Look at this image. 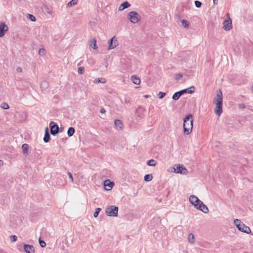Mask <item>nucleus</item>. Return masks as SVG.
<instances>
[{"instance_id": "obj_1", "label": "nucleus", "mask_w": 253, "mask_h": 253, "mask_svg": "<svg viewBox=\"0 0 253 253\" xmlns=\"http://www.w3.org/2000/svg\"><path fill=\"white\" fill-rule=\"evenodd\" d=\"M222 99L223 94L222 91L220 89H218L216 91V96L213 99V103L215 104L214 112L218 116L222 113Z\"/></svg>"}, {"instance_id": "obj_2", "label": "nucleus", "mask_w": 253, "mask_h": 253, "mask_svg": "<svg viewBox=\"0 0 253 253\" xmlns=\"http://www.w3.org/2000/svg\"><path fill=\"white\" fill-rule=\"evenodd\" d=\"M192 117V115L189 114L183 119V132L185 135H188L192 132L193 126Z\"/></svg>"}, {"instance_id": "obj_3", "label": "nucleus", "mask_w": 253, "mask_h": 253, "mask_svg": "<svg viewBox=\"0 0 253 253\" xmlns=\"http://www.w3.org/2000/svg\"><path fill=\"white\" fill-rule=\"evenodd\" d=\"M235 225L238 228V230L241 232L249 234L251 232L250 228L242 223L238 219H236L234 221Z\"/></svg>"}, {"instance_id": "obj_4", "label": "nucleus", "mask_w": 253, "mask_h": 253, "mask_svg": "<svg viewBox=\"0 0 253 253\" xmlns=\"http://www.w3.org/2000/svg\"><path fill=\"white\" fill-rule=\"evenodd\" d=\"M118 207L115 206L107 207L105 210V213L109 216L116 217L118 214Z\"/></svg>"}, {"instance_id": "obj_5", "label": "nucleus", "mask_w": 253, "mask_h": 253, "mask_svg": "<svg viewBox=\"0 0 253 253\" xmlns=\"http://www.w3.org/2000/svg\"><path fill=\"white\" fill-rule=\"evenodd\" d=\"M173 172L181 174H187L188 170L183 165L175 164L173 167Z\"/></svg>"}, {"instance_id": "obj_6", "label": "nucleus", "mask_w": 253, "mask_h": 253, "mask_svg": "<svg viewBox=\"0 0 253 253\" xmlns=\"http://www.w3.org/2000/svg\"><path fill=\"white\" fill-rule=\"evenodd\" d=\"M127 16L130 21L134 24L137 23L139 20L138 14L137 12L134 11L129 12Z\"/></svg>"}, {"instance_id": "obj_7", "label": "nucleus", "mask_w": 253, "mask_h": 253, "mask_svg": "<svg viewBox=\"0 0 253 253\" xmlns=\"http://www.w3.org/2000/svg\"><path fill=\"white\" fill-rule=\"evenodd\" d=\"M49 127L50 129V133L52 135L55 136L59 132V126L57 124L54 122L52 121L50 123Z\"/></svg>"}, {"instance_id": "obj_8", "label": "nucleus", "mask_w": 253, "mask_h": 253, "mask_svg": "<svg viewBox=\"0 0 253 253\" xmlns=\"http://www.w3.org/2000/svg\"><path fill=\"white\" fill-rule=\"evenodd\" d=\"M189 202L196 208L200 202H201V201L197 197L192 195L189 197Z\"/></svg>"}, {"instance_id": "obj_9", "label": "nucleus", "mask_w": 253, "mask_h": 253, "mask_svg": "<svg viewBox=\"0 0 253 253\" xmlns=\"http://www.w3.org/2000/svg\"><path fill=\"white\" fill-rule=\"evenodd\" d=\"M108 43L109 46L108 47V50L115 48L118 44L117 40L115 37H113L109 41Z\"/></svg>"}, {"instance_id": "obj_10", "label": "nucleus", "mask_w": 253, "mask_h": 253, "mask_svg": "<svg viewBox=\"0 0 253 253\" xmlns=\"http://www.w3.org/2000/svg\"><path fill=\"white\" fill-rule=\"evenodd\" d=\"M196 209L205 213H207L209 212V209L208 208L207 206L204 204V203L202 201L200 202V203L196 208Z\"/></svg>"}, {"instance_id": "obj_11", "label": "nucleus", "mask_w": 253, "mask_h": 253, "mask_svg": "<svg viewBox=\"0 0 253 253\" xmlns=\"http://www.w3.org/2000/svg\"><path fill=\"white\" fill-rule=\"evenodd\" d=\"M23 248L26 253H34L35 252V248L32 245L24 244Z\"/></svg>"}, {"instance_id": "obj_12", "label": "nucleus", "mask_w": 253, "mask_h": 253, "mask_svg": "<svg viewBox=\"0 0 253 253\" xmlns=\"http://www.w3.org/2000/svg\"><path fill=\"white\" fill-rule=\"evenodd\" d=\"M8 30V27L3 22L0 24V37L4 36L5 33Z\"/></svg>"}, {"instance_id": "obj_13", "label": "nucleus", "mask_w": 253, "mask_h": 253, "mask_svg": "<svg viewBox=\"0 0 253 253\" xmlns=\"http://www.w3.org/2000/svg\"><path fill=\"white\" fill-rule=\"evenodd\" d=\"M114 183L113 182L111 181L109 179L106 180L104 181V186L105 189L108 191L112 189Z\"/></svg>"}, {"instance_id": "obj_14", "label": "nucleus", "mask_w": 253, "mask_h": 253, "mask_svg": "<svg viewBox=\"0 0 253 253\" xmlns=\"http://www.w3.org/2000/svg\"><path fill=\"white\" fill-rule=\"evenodd\" d=\"M223 28L226 31H229L232 28V21L230 18L223 22Z\"/></svg>"}, {"instance_id": "obj_15", "label": "nucleus", "mask_w": 253, "mask_h": 253, "mask_svg": "<svg viewBox=\"0 0 253 253\" xmlns=\"http://www.w3.org/2000/svg\"><path fill=\"white\" fill-rule=\"evenodd\" d=\"M50 139V136L49 133L48 128L46 127L45 129V133L43 137V141L45 143H47Z\"/></svg>"}, {"instance_id": "obj_16", "label": "nucleus", "mask_w": 253, "mask_h": 253, "mask_svg": "<svg viewBox=\"0 0 253 253\" xmlns=\"http://www.w3.org/2000/svg\"><path fill=\"white\" fill-rule=\"evenodd\" d=\"M130 6V4L127 1H125L123 2L119 6V10L122 11L124 10L126 8L129 7Z\"/></svg>"}, {"instance_id": "obj_17", "label": "nucleus", "mask_w": 253, "mask_h": 253, "mask_svg": "<svg viewBox=\"0 0 253 253\" xmlns=\"http://www.w3.org/2000/svg\"><path fill=\"white\" fill-rule=\"evenodd\" d=\"M131 80L132 83L138 85L140 84V79L136 76H132L131 77Z\"/></svg>"}, {"instance_id": "obj_18", "label": "nucleus", "mask_w": 253, "mask_h": 253, "mask_svg": "<svg viewBox=\"0 0 253 253\" xmlns=\"http://www.w3.org/2000/svg\"><path fill=\"white\" fill-rule=\"evenodd\" d=\"M114 124H115L116 127L118 129H122L123 128V124L121 120H118V119L115 120L114 121Z\"/></svg>"}, {"instance_id": "obj_19", "label": "nucleus", "mask_w": 253, "mask_h": 253, "mask_svg": "<svg viewBox=\"0 0 253 253\" xmlns=\"http://www.w3.org/2000/svg\"><path fill=\"white\" fill-rule=\"evenodd\" d=\"M75 132V129L73 127H69L68 131H67V134L69 137L72 136L74 134Z\"/></svg>"}, {"instance_id": "obj_20", "label": "nucleus", "mask_w": 253, "mask_h": 253, "mask_svg": "<svg viewBox=\"0 0 253 253\" xmlns=\"http://www.w3.org/2000/svg\"><path fill=\"white\" fill-rule=\"evenodd\" d=\"M90 45L94 49H97L98 47L96 44V41L95 39H92V40H90Z\"/></svg>"}, {"instance_id": "obj_21", "label": "nucleus", "mask_w": 253, "mask_h": 253, "mask_svg": "<svg viewBox=\"0 0 253 253\" xmlns=\"http://www.w3.org/2000/svg\"><path fill=\"white\" fill-rule=\"evenodd\" d=\"M194 86H191V87H189V88H186V89H184V90H185V93H189V94H192L194 92Z\"/></svg>"}, {"instance_id": "obj_22", "label": "nucleus", "mask_w": 253, "mask_h": 253, "mask_svg": "<svg viewBox=\"0 0 253 253\" xmlns=\"http://www.w3.org/2000/svg\"><path fill=\"white\" fill-rule=\"evenodd\" d=\"M147 164L149 166L155 167L157 164V162L153 159H151L147 162Z\"/></svg>"}, {"instance_id": "obj_23", "label": "nucleus", "mask_w": 253, "mask_h": 253, "mask_svg": "<svg viewBox=\"0 0 253 253\" xmlns=\"http://www.w3.org/2000/svg\"><path fill=\"white\" fill-rule=\"evenodd\" d=\"M41 87L43 89H46L48 87V83L47 82L44 81L41 84Z\"/></svg>"}, {"instance_id": "obj_24", "label": "nucleus", "mask_w": 253, "mask_h": 253, "mask_svg": "<svg viewBox=\"0 0 253 253\" xmlns=\"http://www.w3.org/2000/svg\"><path fill=\"white\" fill-rule=\"evenodd\" d=\"M22 149L23 151V153L24 154H27L29 149V146L27 144H23L22 146Z\"/></svg>"}, {"instance_id": "obj_25", "label": "nucleus", "mask_w": 253, "mask_h": 253, "mask_svg": "<svg viewBox=\"0 0 253 253\" xmlns=\"http://www.w3.org/2000/svg\"><path fill=\"white\" fill-rule=\"evenodd\" d=\"M189 242L191 244H194L195 242V238L193 234L190 233L188 235V238Z\"/></svg>"}, {"instance_id": "obj_26", "label": "nucleus", "mask_w": 253, "mask_h": 253, "mask_svg": "<svg viewBox=\"0 0 253 253\" xmlns=\"http://www.w3.org/2000/svg\"><path fill=\"white\" fill-rule=\"evenodd\" d=\"M152 178L153 176L152 174H146L144 177V180L147 182L150 181L151 180H152Z\"/></svg>"}, {"instance_id": "obj_27", "label": "nucleus", "mask_w": 253, "mask_h": 253, "mask_svg": "<svg viewBox=\"0 0 253 253\" xmlns=\"http://www.w3.org/2000/svg\"><path fill=\"white\" fill-rule=\"evenodd\" d=\"M27 18L32 22H35L36 20L35 16L31 14H27Z\"/></svg>"}, {"instance_id": "obj_28", "label": "nucleus", "mask_w": 253, "mask_h": 253, "mask_svg": "<svg viewBox=\"0 0 253 253\" xmlns=\"http://www.w3.org/2000/svg\"><path fill=\"white\" fill-rule=\"evenodd\" d=\"M180 94H179V93L177 91V92H175L173 94L172 98L174 100H177L180 98Z\"/></svg>"}, {"instance_id": "obj_29", "label": "nucleus", "mask_w": 253, "mask_h": 253, "mask_svg": "<svg viewBox=\"0 0 253 253\" xmlns=\"http://www.w3.org/2000/svg\"><path fill=\"white\" fill-rule=\"evenodd\" d=\"M181 24L182 26H183V27L186 28H188L189 26V22L186 20L185 19H183L181 21Z\"/></svg>"}, {"instance_id": "obj_30", "label": "nucleus", "mask_w": 253, "mask_h": 253, "mask_svg": "<svg viewBox=\"0 0 253 253\" xmlns=\"http://www.w3.org/2000/svg\"><path fill=\"white\" fill-rule=\"evenodd\" d=\"M78 0H71L68 3V6H72L77 4Z\"/></svg>"}, {"instance_id": "obj_31", "label": "nucleus", "mask_w": 253, "mask_h": 253, "mask_svg": "<svg viewBox=\"0 0 253 253\" xmlns=\"http://www.w3.org/2000/svg\"><path fill=\"white\" fill-rule=\"evenodd\" d=\"M0 107L1 108L4 110L8 109L9 108L8 104L5 102H2L0 105Z\"/></svg>"}, {"instance_id": "obj_32", "label": "nucleus", "mask_w": 253, "mask_h": 253, "mask_svg": "<svg viewBox=\"0 0 253 253\" xmlns=\"http://www.w3.org/2000/svg\"><path fill=\"white\" fill-rule=\"evenodd\" d=\"M39 241L41 247L43 248L46 246L45 242L43 240H42L41 237L39 238Z\"/></svg>"}, {"instance_id": "obj_33", "label": "nucleus", "mask_w": 253, "mask_h": 253, "mask_svg": "<svg viewBox=\"0 0 253 253\" xmlns=\"http://www.w3.org/2000/svg\"><path fill=\"white\" fill-rule=\"evenodd\" d=\"M182 77H183V75H182V74H181V73H177V74H175L174 78L175 80H179L181 78H182Z\"/></svg>"}, {"instance_id": "obj_34", "label": "nucleus", "mask_w": 253, "mask_h": 253, "mask_svg": "<svg viewBox=\"0 0 253 253\" xmlns=\"http://www.w3.org/2000/svg\"><path fill=\"white\" fill-rule=\"evenodd\" d=\"M166 94V93L165 92L160 91L158 94V96L159 99H162L165 96Z\"/></svg>"}, {"instance_id": "obj_35", "label": "nucleus", "mask_w": 253, "mask_h": 253, "mask_svg": "<svg viewBox=\"0 0 253 253\" xmlns=\"http://www.w3.org/2000/svg\"><path fill=\"white\" fill-rule=\"evenodd\" d=\"M100 211H101V209L100 208H97L95 209V211L93 214V215L95 217H97L98 216Z\"/></svg>"}, {"instance_id": "obj_36", "label": "nucleus", "mask_w": 253, "mask_h": 253, "mask_svg": "<svg viewBox=\"0 0 253 253\" xmlns=\"http://www.w3.org/2000/svg\"><path fill=\"white\" fill-rule=\"evenodd\" d=\"M17 239V237L16 235H11L10 236V241L12 243L16 242Z\"/></svg>"}, {"instance_id": "obj_37", "label": "nucleus", "mask_w": 253, "mask_h": 253, "mask_svg": "<svg viewBox=\"0 0 253 253\" xmlns=\"http://www.w3.org/2000/svg\"><path fill=\"white\" fill-rule=\"evenodd\" d=\"M96 83H106V80L103 78H98L96 81Z\"/></svg>"}, {"instance_id": "obj_38", "label": "nucleus", "mask_w": 253, "mask_h": 253, "mask_svg": "<svg viewBox=\"0 0 253 253\" xmlns=\"http://www.w3.org/2000/svg\"><path fill=\"white\" fill-rule=\"evenodd\" d=\"M202 4V2L199 0L195 1V5L197 8H200Z\"/></svg>"}, {"instance_id": "obj_39", "label": "nucleus", "mask_w": 253, "mask_h": 253, "mask_svg": "<svg viewBox=\"0 0 253 253\" xmlns=\"http://www.w3.org/2000/svg\"><path fill=\"white\" fill-rule=\"evenodd\" d=\"M84 67H80L79 68H78V73L79 74H83L84 73Z\"/></svg>"}, {"instance_id": "obj_40", "label": "nucleus", "mask_w": 253, "mask_h": 253, "mask_svg": "<svg viewBox=\"0 0 253 253\" xmlns=\"http://www.w3.org/2000/svg\"><path fill=\"white\" fill-rule=\"evenodd\" d=\"M68 175H69V177L70 179H71V182H73L74 178H73L72 173L70 172H68Z\"/></svg>"}, {"instance_id": "obj_41", "label": "nucleus", "mask_w": 253, "mask_h": 253, "mask_svg": "<svg viewBox=\"0 0 253 253\" xmlns=\"http://www.w3.org/2000/svg\"><path fill=\"white\" fill-rule=\"evenodd\" d=\"M44 51H45L44 49L41 48L39 51V54L41 55L44 54Z\"/></svg>"}, {"instance_id": "obj_42", "label": "nucleus", "mask_w": 253, "mask_h": 253, "mask_svg": "<svg viewBox=\"0 0 253 253\" xmlns=\"http://www.w3.org/2000/svg\"><path fill=\"white\" fill-rule=\"evenodd\" d=\"M178 92L179 93V94H180V96H181L182 95H183V94L185 93V90L182 89V90L178 91Z\"/></svg>"}, {"instance_id": "obj_43", "label": "nucleus", "mask_w": 253, "mask_h": 253, "mask_svg": "<svg viewBox=\"0 0 253 253\" xmlns=\"http://www.w3.org/2000/svg\"><path fill=\"white\" fill-rule=\"evenodd\" d=\"M239 106L240 108L242 109L245 108L246 107V106L244 103L239 104Z\"/></svg>"}, {"instance_id": "obj_44", "label": "nucleus", "mask_w": 253, "mask_h": 253, "mask_svg": "<svg viewBox=\"0 0 253 253\" xmlns=\"http://www.w3.org/2000/svg\"><path fill=\"white\" fill-rule=\"evenodd\" d=\"M100 112L101 113H105L106 112V110L104 108H102Z\"/></svg>"}, {"instance_id": "obj_45", "label": "nucleus", "mask_w": 253, "mask_h": 253, "mask_svg": "<svg viewBox=\"0 0 253 253\" xmlns=\"http://www.w3.org/2000/svg\"><path fill=\"white\" fill-rule=\"evenodd\" d=\"M17 71L18 72H21L22 71V68L18 67L17 68Z\"/></svg>"}, {"instance_id": "obj_46", "label": "nucleus", "mask_w": 253, "mask_h": 253, "mask_svg": "<svg viewBox=\"0 0 253 253\" xmlns=\"http://www.w3.org/2000/svg\"><path fill=\"white\" fill-rule=\"evenodd\" d=\"M213 2L214 4H217V0H213Z\"/></svg>"}, {"instance_id": "obj_47", "label": "nucleus", "mask_w": 253, "mask_h": 253, "mask_svg": "<svg viewBox=\"0 0 253 253\" xmlns=\"http://www.w3.org/2000/svg\"><path fill=\"white\" fill-rule=\"evenodd\" d=\"M3 161L0 160V167L3 165Z\"/></svg>"}, {"instance_id": "obj_48", "label": "nucleus", "mask_w": 253, "mask_h": 253, "mask_svg": "<svg viewBox=\"0 0 253 253\" xmlns=\"http://www.w3.org/2000/svg\"><path fill=\"white\" fill-rule=\"evenodd\" d=\"M144 97L145 98H148V97H150V95H144Z\"/></svg>"}, {"instance_id": "obj_49", "label": "nucleus", "mask_w": 253, "mask_h": 253, "mask_svg": "<svg viewBox=\"0 0 253 253\" xmlns=\"http://www.w3.org/2000/svg\"><path fill=\"white\" fill-rule=\"evenodd\" d=\"M22 248V246H18V249L19 250H21V248Z\"/></svg>"}, {"instance_id": "obj_50", "label": "nucleus", "mask_w": 253, "mask_h": 253, "mask_svg": "<svg viewBox=\"0 0 253 253\" xmlns=\"http://www.w3.org/2000/svg\"><path fill=\"white\" fill-rule=\"evenodd\" d=\"M81 63H82V61H81L80 62H79L78 64V66H80L81 65Z\"/></svg>"}, {"instance_id": "obj_51", "label": "nucleus", "mask_w": 253, "mask_h": 253, "mask_svg": "<svg viewBox=\"0 0 253 253\" xmlns=\"http://www.w3.org/2000/svg\"><path fill=\"white\" fill-rule=\"evenodd\" d=\"M19 1H21L22 0H18Z\"/></svg>"}, {"instance_id": "obj_52", "label": "nucleus", "mask_w": 253, "mask_h": 253, "mask_svg": "<svg viewBox=\"0 0 253 253\" xmlns=\"http://www.w3.org/2000/svg\"><path fill=\"white\" fill-rule=\"evenodd\" d=\"M252 90L253 91V87H252Z\"/></svg>"}]
</instances>
